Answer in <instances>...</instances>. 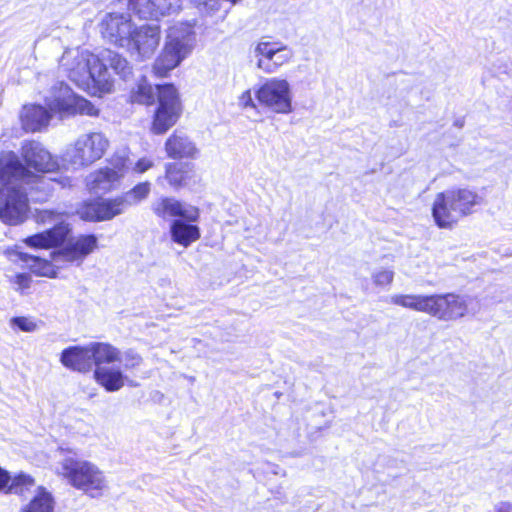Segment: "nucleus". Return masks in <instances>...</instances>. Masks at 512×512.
<instances>
[{"label":"nucleus","mask_w":512,"mask_h":512,"mask_svg":"<svg viewBox=\"0 0 512 512\" xmlns=\"http://www.w3.org/2000/svg\"><path fill=\"white\" fill-rule=\"evenodd\" d=\"M278 48L279 50L275 52L274 58L271 62L269 74L277 72L281 66L290 62L293 57V51L286 45L278 42Z\"/></svg>","instance_id":"33"},{"label":"nucleus","mask_w":512,"mask_h":512,"mask_svg":"<svg viewBox=\"0 0 512 512\" xmlns=\"http://www.w3.org/2000/svg\"><path fill=\"white\" fill-rule=\"evenodd\" d=\"M126 210L121 197L100 199L85 205L80 211L82 219L87 221H105L122 214Z\"/></svg>","instance_id":"18"},{"label":"nucleus","mask_w":512,"mask_h":512,"mask_svg":"<svg viewBox=\"0 0 512 512\" xmlns=\"http://www.w3.org/2000/svg\"><path fill=\"white\" fill-rule=\"evenodd\" d=\"M153 166V161L148 158H141L139 159L134 167L133 170L137 173H144L148 169H150Z\"/></svg>","instance_id":"40"},{"label":"nucleus","mask_w":512,"mask_h":512,"mask_svg":"<svg viewBox=\"0 0 512 512\" xmlns=\"http://www.w3.org/2000/svg\"><path fill=\"white\" fill-rule=\"evenodd\" d=\"M194 45L195 32L191 24L180 23L171 27L164 49L154 63V72L158 76H166L191 53Z\"/></svg>","instance_id":"7"},{"label":"nucleus","mask_w":512,"mask_h":512,"mask_svg":"<svg viewBox=\"0 0 512 512\" xmlns=\"http://www.w3.org/2000/svg\"><path fill=\"white\" fill-rule=\"evenodd\" d=\"M60 361L65 367L78 372H88L94 365L90 345L64 349Z\"/></svg>","instance_id":"19"},{"label":"nucleus","mask_w":512,"mask_h":512,"mask_svg":"<svg viewBox=\"0 0 512 512\" xmlns=\"http://www.w3.org/2000/svg\"><path fill=\"white\" fill-rule=\"evenodd\" d=\"M12 327H17L23 332H34L37 330V323L30 317H14L10 321Z\"/></svg>","instance_id":"36"},{"label":"nucleus","mask_w":512,"mask_h":512,"mask_svg":"<svg viewBox=\"0 0 512 512\" xmlns=\"http://www.w3.org/2000/svg\"><path fill=\"white\" fill-rule=\"evenodd\" d=\"M55 471L91 498H100L109 489L105 473L93 462L67 456L58 462Z\"/></svg>","instance_id":"5"},{"label":"nucleus","mask_w":512,"mask_h":512,"mask_svg":"<svg viewBox=\"0 0 512 512\" xmlns=\"http://www.w3.org/2000/svg\"><path fill=\"white\" fill-rule=\"evenodd\" d=\"M120 181V172L104 167L90 173L86 184L88 189L95 194L106 193L115 188Z\"/></svg>","instance_id":"22"},{"label":"nucleus","mask_w":512,"mask_h":512,"mask_svg":"<svg viewBox=\"0 0 512 512\" xmlns=\"http://www.w3.org/2000/svg\"><path fill=\"white\" fill-rule=\"evenodd\" d=\"M257 102L277 114L293 111L291 86L286 79H267L254 91Z\"/></svg>","instance_id":"11"},{"label":"nucleus","mask_w":512,"mask_h":512,"mask_svg":"<svg viewBox=\"0 0 512 512\" xmlns=\"http://www.w3.org/2000/svg\"><path fill=\"white\" fill-rule=\"evenodd\" d=\"M196 222L184 218L172 220L169 229L171 240L184 248L189 247L201 236L200 228L195 224Z\"/></svg>","instance_id":"21"},{"label":"nucleus","mask_w":512,"mask_h":512,"mask_svg":"<svg viewBox=\"0 0 512 512\" xmlns=\"http://www.w3.org/2000/svg\"><path fill=\"white\" fill-rule=\"evenodd\" d=\"M389 302L402 308L425 313L441 321H455L466 316L472 298L455 293L393 294Z\"/></svg>","instance_id":"2"},{"label":"nucleus","mask_w":512,"mask_h":512,"mask_svg":"<svg viewBox=\"0 0 512 512\" xmlns=\"http://www.w3.org/2000/svg\"><path fill=\"white\" fill-rule=\"evenodd\" d=\"M131 6L140 18L158 20L179 12L182 0H131Z\"/></svg>","instance_id":"17"},{"label":"nucleus","mask_w":512,"mask_h":512,"mask_svg":"<svg viewBox=\"0 0 512 512\" xmlns=\"http://www.w3.org/2000/svg\"><path fill=\"white\" fill-rule=\"evenodd\" d=\"M93 364L113 363L119 360V350L108 343H90Z\"/></svg>","instance_id":"29"},{"label":"nucleus","mask_w":512,"mask_h":512,"mask_svg":"<svg viewBox=\"0 0 512 512\" xmlns=\"http://www.w3.org/2000/svg\"><path fill=\"white\" fill-rule=\"evenodd\" d=\"M59 67L80 88L94 85L102 92H110L113 87L112 77L99 57L79 47L65 50Z\"/></svg>","instance_id":"3"},{"label":"nucleus","mask_w":512,"mask_h":512,"mask_svg":"<svg viewBox=\"0 0 512 512\" xmlns=\"http://www.w3.org/2000/svg\"><path fill=\"white\" fill-rule=\"evenodd\" d=\"M35 486L34 479L24 473H20L10 480L8 489L11 493L23 495Z\"/></svg>","instance_id":"32"},{"label":"nucleus","mask_w":512,"mask_h":512,"mask_svg":"<svg viewBox=\"0 0 512 512\" xmlns=\"http://www.w3.org/2000/svg\"><path fill=\"white\" fill-rule=\"evenodd\" d=\"M98 57L107 72H109V66L122 79H126L132 74V66L126 58L117 52L107 49L102 51Z\"/></svg>","instance_id":"24"},{"label":"nucleus","mask_w":512,"mask_h":512,"mask_svg":"<svg viewBox=\"0 0 512 512\" xmlns=\"http://www.w3.org/2000/svg\"><path fill=\"white\" fill-rule=\"evenodd\" d=\"M96 246L97 238L94 235H81L76 239H69L63 249L54 251L51 255L55 262H81Z\"/></svg>","instance_id":"16"},{"label":"nucleus","mask_w":512,"mask_h":512,"mask_svg":"<svg viewBox=\"0 0 512 512\" xmlns=\"http://www.w3.org/2000/svg\"><path fill=\"white\" fill-rule=\"evenodd\" d=\"M53 259V257L51 256ZM21 259L24 261L30 268V270L38 275L43 277L55 278L57 276V270L60 266L61 262L48 261L40 258L39 256L29 255L26 253H21Z\"/></svg>","instance_id":"25"},{"label":"nucleus","mask_w":512,"mask_h":512,"mask_svg":"<svg viewBox=\"0 0 512 512\" xmlns=\"http://www.w3.org/2000/svg\"><path fill=\"white\" fill-rule=\"evenodd\" d=\"M94 376L97 382L109 392L118 391L124 386L125 377L120 370L98 367L94 371Z\"/></svg>","instance_id":"26"},{"label":"nucleus","mask_w":512,"mask_h":512,"mask_svg":"<svg viewBox=\"0 0 512 512\" xmlns=\"http://www.w3.org/2000/svg\"><path fill=\"white\" fill-rule=\"evenodd\" d=\"M102 36L110 43L125 48L131 42L134 25L126 13H109L100 24Z\"/></svg>","instance_id":"12"},{"label":"nucleus","mask_w":512,"mask_h":512,"mask_svg":"<svg viewBox=\"0 0 512 512\" xmlns=\"http://www.w3.org/2000/svg\"><path fill=\"white\" fill-rule=\"evenodd\" d=\"M160 27L157 24L134 28L131 42L125 48L137 60H146L153 56L160 44Z\"/></svg>","instance_id":"13"},{"label":"nucleus","mask_w":512,"mask_h":512,"mask_svg":"<svg viewBox=\"0 0 512 512\" xmlns=\"http://www.w3.org/2000/svg\"><path fill=\"white\" fill-rule=\"evenodd\" d=\"M129 159L124 154L116 153L110 160V169L120 172V179L124 176L128 168Z\"/></svg>","instance_id":"37"},{"label":"nucleus","mask_w":512,"mask_h":512,"mask_svg":"<svg viewBox=\"0 0 512 512\" xmlns=\"http://www.w3.org/2000/svg\"><path fill=\"white\" fill-rule=\"evenodd\" d=\"M54 498L44 487H38L36 495L25 505L21 512H53Z\"/></svg>","instance_id":"28"},{"label":"nucleus","mask_w":512,"mask_h":512,"mask_svg":"<svg viewBox=\"0 0 512 512\" xmlns=\"http://www.w3.org/2000/svg\"><path fill=\"white\" fill-rule=\"evenodd\" d=\"M109 144L108 138L102 132L83 133L67 149L65 160L75 167H88L105 155Z\"/></svg>","instance_id":"8"},{"label":"nucleus","mask_w":512,"mask_h":512,"mask_svg":"<svg viewBox=\"0 0 512 512\" xmlns=\"http://www.w3.org/2000/svg\"><path fill=\"white\" fill-rule=\"evenodd\" d=\"M31 276L27 273H19L15 275L13 283L17 286L16 290L23 292L28 289L31 284Z\"/></svg>","instance_id":"39"},{"label":"nucleus","mask_w":512,"mask_h":512,"mask_svg":"<svg viewBox=\"0 0 512 512\" xmlns=\"http://www.w3.org/2000/svg\"><path fill=\"white\" fill-rule=\"evenodd\" d=\"M123 362L125 369H133L138 367L142 363L141 356L134 350H127L123 354L119 352V360Z\"/></svg>","instance_id":"35"},{"label":"nucleus","mask_w":512,"mask_h":512,"mask_svg":"<svg viewBox=\"0 0 512 512\" xmlns=\"http://www.w3.org/2000/svg\"><path fill=\"white\" fill-rule=\"evenodd\" d=\"M158 99V108L154 115L152 131L163 134L176 124L181 114V104L176 88L171 84L153 87L142 80L131 93L132 102L150 105Z\"/></svg>","instance_id":"4"},{"label":"nucleus","mask_w":512,"mask_h":512,"mask_svg":"<svg viewBox=\"0 0 512 512\" xmlns=\"http://www.w3.org/2000/svg\"><path fill=\"white\" fill-rule=\"evenodd\" d=\"M495 512H512V504L509 502H502L495 507Z\"/></svg>","instance_id":"42"},{"label":"nucleus","mask_w":512,"mask_h":512,"mask_svg":"<svg viewBox=\"0 0 512 512\" xmlns=\"http://www.w3.org/2000/svg\"><path fill=\"white\" fill-rule=\"evenodd\" d=\"M152 210L158 217L168 219L199 220V210L189 204L183 203L172 197L158 199L152 204Z\"/></svg>","instance_id":"15"},{"label":"nucleus","mask_w":512,"mask_h":512,"mask_svg":"<svg viewBox=\"0 0 512 512\" xmlns=\"http://www.w3.org/2000/svg\"><path fill=\"white\" fill-rule=\"evenodd\" d=\"M50 119V111L36 104L23 106L20 114L22 127L28 132L41 131L48 126Z\"/></svg>","instance_id":"20"},{"label":"nucleus","mask_w":512,"mask_h":512,"mask_svg":"<svg viewBox=\"0 0 512 512\" xmlns=\"http://www.w3.org/2000/svg\"><path fill=\"white\" fill-rule=\"evenodd\" d=\"M150 193V184L148 182L140 183L133 189L121 195V199L126 209L130 206L137 205L146 199Z\"/></svg>","instance_id":"31"},{"label":"nucleus","mask_w":512,"mask_h":512,"mask_svg":"<svg viewBox=\"0 0 512 512\" xmlns=\"http://www.w3.org/2000/svg\"><path fill=\"white\" fill-rule=\"evenodd\" d=\"M37 223L52 225V228L24 239V243L32 248H51L63 243L71 232L66 223L65 215L51 210H39L35 215Z\"/></svg>","instance_id":"9"},{"label":"nucleus","mask_w":512,"mask_h":512,"mask_svg":"<svg viewBox=\"0 0 512 512\" xmlns=\"http://www.w3.org/2000/svg\"><path fill=\"white\" fill-rule=\"evenodd\" d=\"M482 203V197L468 188L450 189L437 193L432 216L440 228H451L461 217L472 213Z\"/></svg>","instance_id":"6"},{"label":"nucleus","mask_w":512,"mask_h":512,"mask_svg":"<svg viewBox=\"0 0 512 512\" xmlns=\"http://www.w3.org/2000/svg\"><path fill=\"white\" fill-rule=\"evenodd\" d=\"M279 50L278 42L259 41L254 48L256 67L269 74L275 52Z\"/></svg>","instance_id":"27"},{"label":"nucleus","mask_w":512,"mask_h":512,"mask_svg":"<svg viewBox=\"0 0 512 512\" xmlns=\"http://www.w3.org/2000/svg\"><path fill=\"white\" fill-rule=\"evenodd\" d=\"M0 219L9 225L23 222L28 211V193L30 189L43 191L47 196L55 185L65 186V183L55 178L37 176L27 171L18 156L13 152H5L0 156Z\"/></svg>","instance_id":"1"},{"label":"nucleus","mask_w":512,"mask_h":512,"mask_svg":"<svg viewBox=\"0 0 512 512\" xmlns=\"http://www.w3.org/2000/svg\"><path fill=\"white\" fill-rule=\"evenodd\" d=\"M190 167L184 163H168L166 165V179L169 184L175 188L181 187L186 183Z\"/></svg>","instance_id":"30"},{"label":"nucleus","mask_w":512,"mask_h":512,"mask_svg":"<svg viewBox=\"0 0 512 512\" xmlns=\"http://www.w3.org/2000/svg\"><path fill=\"white\" fill-rule=\"evenodd\" d=\"M21 155L27 165V168L24 165L23 167L30 173V168L34 169L37 173H49L58 167V163L51 153L37 141L24 142L21 148ZM37 176L39 175L37 174ZM42 176L48 178L47 176Z\"/></svg>","instance_id":"14"},{"label":"nucleus","mask_w":512,"mask_h":512,"mask_svg":"<svg viewBox=\"0 0 512 512\" xmlns=\"http://www.w3.org/2000/svg\"><path fill=\"white\" fill-rule=\"evenodd\" d=\"M46 104L51 112L59 113L61 116L98 114V109L90 101L75 95L63 82L52 87L49 96L46 97Z\"/></svg>","instance_id":"10"},{"label":"nucleus","mask_w":512,"mask_h":512,"mask_svg":"<svg viewBox=\"0 0 512 512\" xmlns=\"http://www.w3.org/2000/svg\"><path fill=\"white\" fill-rule=\"evenodd\" d=\"M11 477L9 473L0 467V490L7 488L10 483Z\"/></svg>","instance_id":"41"},{"label":"nucleus","mask_w":512,"mask_h":512,"mask_svg":"<svg viewBox=\"0 0 512 512\" xmlns=\"http://www.w3.org/2000/svg\"><path fill=\"white\" fill-rule=\"evenodd\" d=\"M255 94L252 93L250 89L245 90L238 97V106L244 110L253 109L258 111V104L254 99Z\"/></svg>","instance_id":"38"},{"label":"nucleus","mask_w":512,"mask_h":512,"mask_svg":"<svg viewBox=\"0 0 512 512\" xmlns=\"http://www.w3.org/2000/svg\"><path fill=\"white\" fill-rule=\"evenodd\" d=\"M168 157L172 159L194 158L198 154L196 145L180 131H175L165 143Z\"/></svg>","instance_id":"23"},{"label":"nucleus","mask_w":512,"mask_h":512,"mask_svg":"<svg viewBox=\"0 0 512 512\" xmlns=\"http://www.w3.org/2000/svg\"><path fill=\"white\" fill-rule=\"evenodd\" d=\"M373 283L379 287L390 286L394 280V271L390 269L381 268L376 270L371 275Z\"/></svg>","instance_id":"34"}]
</instances>
